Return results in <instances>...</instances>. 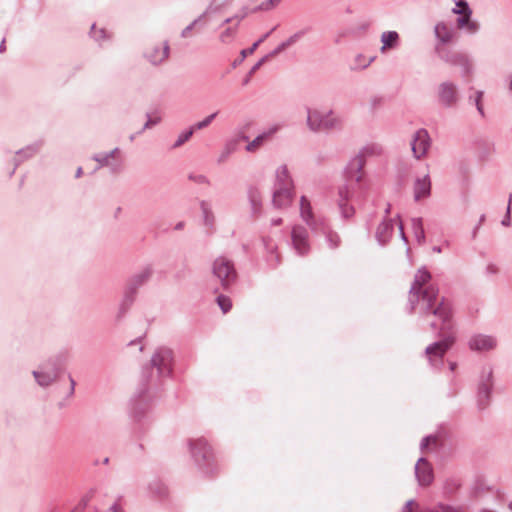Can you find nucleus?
I'll return each instance as SVG.
<instances>
[{
	"label": "nucleus",
	"mask_w": 512,
	"mask_h": 512,
	"mask_svg": "<svg viewBox=\"0 0 512 512\" xmlns=\"http://www.w3.org/2000/svg\"><path fill=\"white\" fill-rule=\"evenodd\" d=\"M431 275L425 269H419L415 275L410 289V302L412 305L422 302L426 309L440 317L444 323L450 319V308L443 299L438 301V290L433 285H427Z\"/></svg>",
	"instance_id": "nucleus-1"
},
{
	"label": "nucleus",
	"mask_w": 512,
	"mask_h": 512,
	"mask_svg": "<svg viewBox=\"0 0 512 512\" xmlns=\"http://www.w3.org/2000/svg\"><path fill=\"white\" fill-rule=\"evenodd\" d=\"M170 46L165 40L151 41L144 50V58L152 65H160L167 61Z\"/></svg>",
	"instance_id": "nucleus-2"
},
{
	"label": "nucleus",
	"mask_w": 512,
	"mask_h": 512,
	"mask_svg": "<svg viewBox=\"0 0 512 512\" xmlns=\"http://www.w3.org/2000/svg\"><path fill=\"white\" fill-rule=\"evenodd\" d=\"M213 273L220 279L224 287L234 281L236 273L233 264L226 258H217L213 264Z\"/></svg>",
	"instance_id": "nucleus-3"
},
{
	"label": "nucleus",
	"mask_w": 512,
	"mask_h": 512,
	"mask_svg": "<svg viewBox=\"0 0 512 512\" xmlns=\"http://www.w3.org/2000/svg\"><path fill=\"white\" fill-rule=\"evenodd\" d=\"M291 239L293 248L299 255H306L309 250L308 232L302 226H295L291 232Z\"/></svg>",
	"instance_id": "nucleus-4"
},
{
	"label": "nucleus",
	"mask_w": 512,
	"mask_h": 512,
	"mask_svg": "<svg viewBox=\"0 0 512 512\" xmlns=\"http://www.w3.org/2000/svg\"><path fill=\"white\" fill-rule=\"evenodd\" d=\"M338 120L332 115V113L323 116L318 111H309L308 113V125L313 130L328 129L332 128L337 124Z\"/></svg>",
	"instance_id": "nucleus-5"
},
{
	"label": "nucleus",
	"mask_w": 512,
	"mask_h": 512,
	"mask_svg": "<svg viewBox=\"0 0 512 512\" xmlns=\"http://www.w3.org/2000/svg\"><path fill=\"white\" fill-rule=\"evenodd\" d=\"M468 346L473 351L487 352L496 348L497 340L490 335L476 334L469 339Z\"/></svg>",
	"instance_id": "nucleus-6"
},
{
	"label": "nucleus",
	"mask_w": 512,
	"mask_h": 512,
	"mask_svg": "<svg viewBox=\"0 0 512 512\" xmlns=\"http://www.w3.org/2000/svg\"><path fill=\"white\" fill-rule=\"evenodd\" d=\"M411 146L415 158L420 159L424 157L430 147L428 132L424 129L418 130L413 137Z\"/></svg>",
	"instance_id": "nucleus-7"
},
{
	"label": "nucleus",
	"mask_w": 512,
	"mask_h": 512,
	"mask_svg": "<svg viewBox=\"0 0 512 512\" xmlns=\"http://www.w3.org/2000/svg\"><path fill=\"white\" fill-rule=\"evenodd\" d=\"M292 181L284 183V187H277L273 195V205L282 209L288 207L293 199Z\"/></svg>",
	"instance_id": "nucleus-8"
},
{
	"label": "nucleus",
	"mask_w": 512,
	"mask_h": 512,
	"mask_svg": "<svg viewBox=\"0 0 512 512\" xmlns=\"http://www.w3.org/2000/svg\"><path fill=\"white\" fill-rule=\"evenodd\" d=\"M172 351L167 348L159 349L152 357L153 366L157 367L160 373L170 370Z\"/></svg>",
	"instance_id": "nucleus-9"
},
{
	"label": "nucleus",
	"mask_w": 512,
	"mask_h": 512,
	"mask_svg": "<svg viewBox=\"0 0 512 512\" xmlns=\"http://www.w3.org/2000/svg\"><path fill=\"white\" fill-rule=\"evenodd\" d=\"M416 476L420 485L428 486L433 481V471L431 465L425 460L420 459L416 464Z\"/></svg>",
	"instance_id": "nucleus-10"
},
{
	"label": "nucleus",
	"mask_w": 512,
	"mask_h": 512,
	"mask_svg": "<svg viewBox=\"0 0 512 512\" xmlns=\"http://www.w3.org/2000/svg\"><path fill=\"white\" fill-rule=\"evenodd\" d=\"M439 101L447 106L452 105L456 99V87L450 83H443L438 90Z\"/></svg>",
	"instance_id": "nucleus-11"
},
{
	"label": "nucleus",
	"mask_w": 512,
	"mask_h": 512,
	"mask_svg": "<svg viewBox=\"0 0 512 512\" xmlns=\"http://www.w3.org/2000/svg\"><path fill=\"white\" fill-rule=\"evenodd\" d=\"M453 342L454 339L452 337H447L446 339L429 346L426 350L427 355L429 356L430 359H432L433 357L441 358L446 353V351L451 347Z\"/></svg>",
	"instance_id": "nucleus-12"
},
{
	"label": "nucleus",
	"mask_w": 512,
	"mask_h": 512,
	"mask_svg": "<svg viewBox=\"0 0 512 512\" xmlns=\"http://www.w3.org/2000/svg\"><path fill=\"white\" fill-rule=\"evenodd\" d=\"M281 0H248L246 9L250 13L269 11L280 3Z\"/></svg>",
	"instance_id": "nucleus-13"
},
{
	"label": "nucleus",
	"mask_w": 512,
	"mask_h": 512,
	"mask_svg": "<svg viewBox=\"0 0 512 512\" xmlns=\"http://www.w3.org/2000/svg\"><path fill=\"white\" fill-rule=\"evenodd\" d=\"M492 387V371H488L479 385L478 401L482 407L488 404L490 389Z\"/></svg>",
	"instance_id": "nucleus-14"
},
{
	"label": "nucleus",
	"mask_w": 512,
	"mask_h": 512,
	"mask_svg": "<svg viewBox=\"0 0 512 512\" xmlns=\"http://www.w3.org/2000/svg\"><path fill=\"white\" fill-rule=\"evenodd\" d=\"M431 191V181L428 175H425L423 178H418L414 184V197L415 200H421L422 198H426L430 195Z\"/></svg>",
	"instance_id": "nucleus-15"
},
{
	"label": "nucleus",
	"mask_w": 512,
	"mask_h": 512,
	"mask_svg": "<svg viewBox=\"0 0 512 512\" xmlns=\"http://www.w3.org/2000/svg\"><path fill=\"white\" fill-rule=\"evenodd\" d=\"M399 41V35L395 31H387L381 35L382 46L380 51L385 53L388 49L395 48Z\"/></svg>",
	"instance_id": "nucleus-16"
},
{
	"label": "nucleus",
	"mask_w": 512,
	"mask_h": 512,
	"mask_svg": "<svg viewBox=\"0 0 512 512\" xmlns=\"http://www.w3.org/2000/svg\"><path fill=\"white\" fill-rule=\"evenodd\" d=\"M349 197L350 193L348 190L340 191L339 206L343 217L347 219L351 218L355 214L354 208L348 205Z\"/></svg>",
	"instance_id": "nucleus-17"
},
{
	"label": "nucleus",
	"mask_w": 512,
	"mask_h": 512,
	"mask_svg": "<svg viewBox=\"0 0 512 512\" xmlns=\"http://www.w3.org/2000/svg\"><path fill=\"white\" fill-rule=\"evenodd\" d=\"M435 34L440 41L447 43L452 40L454 32L446 23L441 22L436 25Z\"/></svg>",
	"instance_id": "nucleus-18"
},
{
	"label": "nucleus",
	"mask_w": 512,
	"mask_h": 512,
	"mask_svg": "<svg viewBox=\"0 0 512 512\" xmlns=\"http://www.w3.org/2000/svg\"><path fill=\"white\" fill-rule=\"evenodd\" d=\"M277 131V127L270 129L268 132H265L258 137H256L252 142H250L246 146V150L248 152H254L256 151L267 139H269L272 134H274Z\"/></svg>",
	"instance_id": "nucleus-19"
},
{
	"label": "nucleus",
	"mask_w": 512,
	"mask_h": 512,
	"mask_svg": "<svg viewBox=\"0 0 512 512\" xmlns=\"http://www.w3.org/2000/svg\"><path fill=\"white\" fill-rule=\"evenodd\" d=\"M300 211H301L302 218L308 224H310V221L313 218L312 208H311L309 200L305 196L301 197V200H300Z\"/></svg>",
	"instance_id": "nucleus-20"
},
{
	"label": "nucleus",
	"mask_w": 512,
	"mask_h": 512,
	"mask_svg": "<svg viewBox=\"0 0 512 512\" xmlns=\"http://www.w3.org/2000/svg\"><path fill=\"white\" fill-rule=\"evenodd\" d=\"M287 46L286 43H283L282 45H280L272 54L268 55V56H265L264 58H262L261 60H259L254 66L253 68L251 69L250 71V75L255 73L261 66L263 63H265L269 58L271 57H274L275 55H277L279 52L283 51L285 49V47Z\"/></svg>",
	"instance_id": "nucleus-21"
},
{
	"label": "nucleus",
	"mask_w": 512,
	"mask_h": 512,
	"mask_svg": "<svg viewBox=\"0 0 512 512\" xmlns=\"http://www.w3.org/2000/svg\"><path fill=\"white\" fill-rule=\"evenodd\" d=\"M291 181L286 166H281L277 170V187H284V183Z\"/></svg>",
	"instance_id": "nucleus-22"
},
{
	"label": "nucleus",
	"mask_w": 512,
	"mask_h": 512,
	"mask_svg": "<svg viewBox=\"0 0 512 512\" xmlns=\"http://www.w3.org/2000/svg\"><path fill=\"white\" fill-rule=\"evenodd\" d=\"M217 304L219 305L223 313L229 312L232 308L231 299L224 295H219L217 297Z\"/></svg>",
	"instance_id": "nucleus-23"
},
{
	"label": "nucleus",
	"mask_w": 512,
	"mask_h": 512,
	"mask_svg": "<svg viewBox=\"0 0 512 512\" xmlns=\"http://www.w3.org/2000/svg\"><path fill=\"white\" fill-rule=\"evenodd\" d=\"M240 139L236 138L228 142L224 148L223 154L221 156V160H224L229 154L234 152L238 145H239Z\"/></svg>",
	"instance_id": "nucleus-24"
},
{
	"label": "nucleus",
	"mask_w": 512,
	"mask_h": 512,
	"mask_svg": "<svg viewBox=\"0 0 512 512\" xmlns=\"http://www.w3.org/2000/svg\"><path fill=\"white\" fill-rule=\"evenodd\" d=\"M432 512H467V509L463 506L439 505Z\"/></svg>",
	"instance_id": "nucleus-25"
},
{
	"label": "nucleus",
	"mask_w": 512,
	"mask_h": 512,
	"mask_svg": "<svg viewBox=\"0 0 512 512\" xmlns=\"http://www.w3.org/2000/svg\"><path fill=\"white\" fill-rule=\"evenodd\" d=\"M413 225H414V228H415V235L417 237V240L418 242H423L424 241V238H425V235H424V229H423V225H422V220L421 219H414L413 220Z\"/></svg>",
	"instance_id": "nucleus-26"
},
{
	"label": "nucleus",
	"mask_w": 512,
	"mask_h": 512,
	"mask_svg": "<svg viewBox=\"0 0 512 512\" xmlns=\"http://www.w3.org/2000/svg\"><path fill=\"white\" fill-rule=\"evenodd\" d=\"M34 376H35L36 380L38 381V383L43 386L49 385L55 379L54 376L46 375V374H42V373H38V372H34Z\"/></svg>",
	"instance_id": "nucleus-27"
},
{
	"label": "nucleus",
	"mask_w": 512,
	"mask_h": 512,
	"mask_svg": "<svg viewBox=\"0 0 512 512\" xmlns=\"http://www.w3.org/2000/svg\"><path fill=\"white\" fill-rule=\"evenodd\" d=\"M215 116H216V113H213V114L207 116L204 120L195 123L191 128L194 131L203 129V128L207 127L208 125H210V123L213 121Z\"/></svg>",
	"instance_id": "nucleus-28"
},
{
	"label": "nucleus",
	"mask_w": 512,
	"mask_h": 512,
	"mask_svg": "<svg viewBox=\"0 0 512 512\" xmlns=\"http://www.w3.org/2000/svg\"><path fill=\"white\" fill-rule=\"evenodd\" d=\"M236 33L235 27H229L225 31H223L220 35V40L224 43H227L232 40Z\"/></svg>",
	"instance_id": "nucleus-29"
},
{
	"label": "nucleus",
	"mask_w": 512,
	"mask_h": 512,
	"mask_svg": "<svg viewBox=\"0 0 512 512\" xmlns=\"http://www.w3.org/2000/svg\"><path fill=\"white\" fill-rule=\"evenodd\" d=\"M364 166V158L362 156L355 157L352 162L350 163V173H352L353 170L356 172L360 171L361 168Z\"/></svg>",
	"instance_id": "nucleus-30"
},
{
	"label": "nucleus",
	"mask_w": 512,
	"mask_h": 512,
	"mask_svg": "<svg viewBox=\"0 0 512 512\" xmlns=\"http://www.w3.org/2000/svg\"><path fill=\"white\" fill-rule=\"evenodd\" d=\"M468 10H470V8L468 7L467 2L464 0H459L456 3V8L453 9V13L462 15L465 12H467Z\"/></svg>",
	"instance_id": "nucleus-31"
},
{
	"label": "nucleus",
	"mask_w": 512,
	"mask_h": 512,
	"mask_svg": "<svg viewBox=\"0 0 512 512\" xmlns=\"http://www.w3.org/2000/svg\"><path fill=\"white\" fill-rule=\"evenodd\" d=\"M471 14L472 11L468 10L467 12L461 15V17L457 20L458 28L462 29L465 27V25L468 24V22L471 20Z\"/></svg>",
	"instance_id": "nucleus-32"
},
{
	"label": "nucleus",
	"mask_w": 512,
	"mask_h": 512,
	"mask_svg": "<svg viewBox=\"0 0 512 512\" xmlns=\"http://www.w3.org/2000/svg\"><path fill=\"white\" fill-rule=\"evenodd\" d=\"M373 59H374L373 57L366 59L364 56L359 55L356 57L357 66L361 67V68H365L368 65H370V63L373 61Z\"/></svg>",
	"instance_id": "nucleus-33"
},
{
	"label": "nucleus",
	"mask_w": 512,
	"mask_h": 512,
	"mask_svg": "<svg viewBox=\"0 0 512 512\" xmlns=\"http://www.w3.org/2000/svg\"><path fill=\"white\" fill-rule=\"evenodd\" d=\"M194 133V130L192 128H190L189 131L183 133L182 135L179 136L177 142H176V146H180L181 144H183L184 142H186Z\"/></svg>",
	"instance_id": "nucleus-34"
},
{
	"label": "nucleus",
	"mask_w": 512,
	"mask_h": 512,
	"mask_svg": "<svg viewBox=\"0 0 512 512\" xmlns=\"http://www.w3.org/2000/svg\"><path fill=\"white\" fill-rule=\"evenodd\" d=\"M260 42H261V40L254 43L251 48L242 50L241 51V60L246 58L248 55L253 54Z\"/></svg>",
	"instance_id": "nucleus-35"
},
{
	"label": "nucleus",
	"mask_w": 512,
	"mask_h": 512,
	"mask_svg": "<svg viewBox=\"0 0 512 512\" xmlns=\"http://www.w3.org/2000/svg\"><path fill=\"white\" fill-rule=\"evenodd\" d=\"M403 512H421V510L416 502L409 501Z\"/></svg>",
	"instance_id": "nucleus-36"
},
{
	"label": "nucleus",
	"mask_w": 512,
	"mask_h": 512,
	"mask_svg": "<svg viewBox=\"0 0 512 512\" xmlns=\"http://www.w3.org/2000/svg\"><path fill=\"white\" fill-rule=\"evenodd\" d=\"M437 438L435 436H428L424 439L422 446L423 448H429L430 446H436Z\"/></svg>",
	"instance_id": "nucleus-37"
},
{
	"label": "nucleus",
	"mask_w": 512,
	"mask_h": 512,
	"mask_svg": "<svg viewBox=\"0 0 512 512\" xmlns=\"http://www.w3.org/2000/svg\"><path fill=\"white\" fill-rule=\"evenodd\" d=\"M482 97H483V92L477 91L476 92V106H477L478 111L481 114H483Z\"/></svg>",
	"instance_id": "nucleus-38"
},
{
	"label": "nucleus",
	"mask_w": 512,
	"mask_h": 512,
	"mask_svg": "<svg viewBox=\"0 0 512 512\" xmlns=\"http://www.w3.org/2000/svg\"><path fill=\"white\" fill-rule=\"evenodd\" d=\"M511 203H512V195H510V197H509L508 207H507V215H506L505 219L502 221V224H503L504 226H509V225H510V209H511Z\"/></svg>",
	"instance_id": "nucleus-39"
},
{
	"label": "nucleus",
	"mask_w": 512,
	"mask_h": 512,
	"mask_svg": "<svg viewBox=\"0 0 512 512\" xmlns=\"http://www.w3.org/2000/svg\"><path fill=\"white\" fill-rule=\"evenodd\" d=\"M464 28L470 33H475L478 30L479 25L476 22L470 20Z\"/></svg>",
	"instance_id": "nucleus-40"
},
{
	"label": "nucleus",
	"mask_w": 512,
	"mask_h": 512,
	"mask_svg": "<svg viewBox=\"0 0 512 512\" xmlns=\"http://www.w3.org/2000/svg\"><path fill=\"white\" fill-rule=\"evenodd\" d=\"M110 512H123V511H122L121 507L118 504H114L110 508Z\"/></svg>",
	"instance_id": "nucleus-41"
},
{
	"label": "nucleus",
	"mask_w": 512,
	"mask_h": 512,
	"mask_svg": "<svg viewBox=\"0 0 512 512\" xmlns=\"http://www.w3.org/2000/svg\"><path fill=\"white\" fill-rule=\"evenodd\" d=\"M382 228L384 231H387V230L391 229L392 226L389 222H387V223H384L379 229H382Z\"/></svg>",
	"instance_id": "nucleus-42"
},
{
	"label": "nucleus",
	"mask_w": 512,
	"mask_h": 512,
	"mask_svg": "<svg viewBox=\"0 0 512 512\" xmlns=\"http://www.w3.org/2000/svg\"><path fill=\"white\" fill-rule=\"evenodd\" d=\"M149 275H150L149 272H144L141 275H139V277L141 278V281H144L145 279H147L149 277Z\"/></svg>",
	"instance_id": "nucleus-43"
},
{
	"label": "nucleus",
	"mask_w": 512,
	"mask_h": 512,
	"mask_svg": "<svg viewBox=\"0 0 512 512\" xmlns=\"http://www.w3.org/2000/svg\"><path fill=\"white\" fill-rule=\"evenodd\" d=\"M159 121V119H156L155 121H148L146 124H145V127L148 128L150 127L152 124H155Z\"/></svg>",
	"instance_id": "nucleus-44"
},
{
	"label": "nucleus",
	"mask_w": 512,
	"mask_h": 512,
	"mask_svg": "<svg viewBox=\"0 0 512 512\" xmlns=\"http://www.w3.org/2000/svg\"><path fill=\"white\" fill-rule=\"evenodd\" d=\"M4 50H5V40H3L0 45V52L2 53Z\"/></svg>",
	"instance_id": "nucleus-45"
},
{
	"label": "nucleus",
	"mask_w": 512,
	"mask_h": 512,
	"mask_svg": "<svg viewBox=\"0 0 512 512\" xmlns=\"http://www.w3.org/2000/svg\"><path fill=\"white\" fill-rule=\"evenodd\" d=\"M273 223H274L275 225H280V224L282 223V219H281V218H278V219L274 220V221H273Z\"/></svg>",
	"instance_id": "nucleus-46"
},
{
	"label": "nucleus",
	"mask_w": 512,
	"mask_h": 512,
	"mask_svg": "<svg viewBox=\"0 0 512 512\" xmlns=\"http://www.w3.org/2000/svg\"><path fill=\"white\" fill-rule=\"evenodd\" d=\"M82 174V168H78L77 172H76V177H80Z\"/></svg>",
	"instance_id": "nucleus-47"
},
{
	"label": "nucleus",
	"mask_w": 512,
	"mask_h": 512,
	"mask_svg": "<svg viewBox=\"0 0 512 512\" xmlns=\"http://www.w3.org/2000/svg\"><path fill=\"white\" fill-rule=\"evenodd\" d=\"M250 198H251L253 205H256V199L253 194L250 195Z\"/></svg>",
	"instance_id": "nucleus-48"
},
{
	"label": "nucleus",
	"mask_w": 512,
	"mask_h": 512,
	"mask_svg": "<svg viewBox=\"0 0 512 512\" xmlns=\"http://www.w3.org/2000/svg\"><path fill=\"white\" fill-rule=\"evenodd\" d=\"M189 29H190V28H187L186 30H184V32H183V35H184V36H188V30H189Z\"/></svg>",
	"instance_id": "nucleus-49"
},
{
	"label": "nucleus",
	"mask_w": 512,
	"mask_h": 512,
	"mask_svg": "<svg viewBox=\"0 0 512 512\" xmlns=\"http://www.w3.org/2000/svg\"><path fill=\"white\" fill-rule=\"evenodd\" d=\"M451 369L454 370L455 369V365L454 364H451Z\"/></svg>",
	"instance_id": "nucleus-50"
},
{
	"label": "nucleus",
	"mask_w": 512,
	"mask_h": 512,
	"mask_svg": "<svg viewBox=\"0 0 512 512\" xmlns=\"http://www.w3.org/2000/svg\"><path fill=\"white\" fill-rule=\"evenodd\" d=\"M509 508L512 511V503L509 504Z\"/></svg>",
	"instance_id": "nucleus-51"
},
{
	"label": "nucleus",
	"mask_w": 512,
	"mask_h": 512,
	"mask_svg": "<svg viewBox=\"0 0 512 512\" xmlns=\"http://www.w3.org/2000/svg\"><path fill=\"white\" fill-rule=\"evenodd\" d=\"M51 512H54V511H51Z\"/></svg>",
	"instance_id": "nucleus-52"
}]
</instances>
